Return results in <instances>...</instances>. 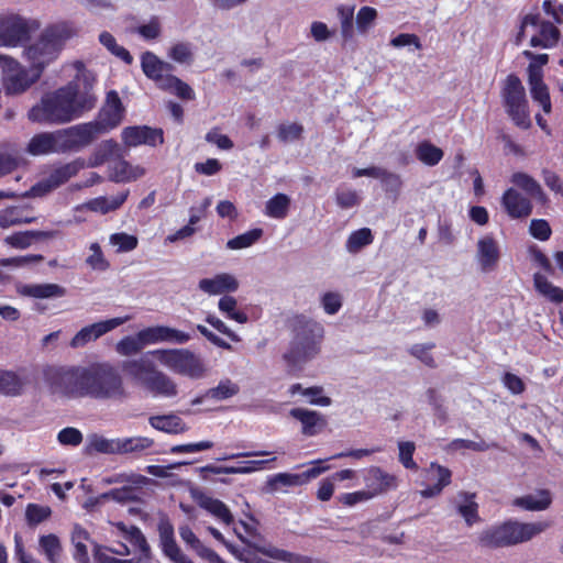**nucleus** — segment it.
<instances>
[{"label": "nucleus", "mask_w": 563, "mask_h": 563, "mask_svg": "<svg viewBox=\"0 0 563 563\" xmlns=\"http://www.w3.org/2000/svg\"><path fill=\"white\" fill-rule=\"evenodd\" d=\"M47 379L55 393L71 398L121 401L128 395L122 375L108 362L53 368Z\"/></svg>", "instance_id": "nucleus-1"}, {"label": "nucleus", "mask_w": 563, "mask_h": 563, "mask_svg": "<svg viewBox=\"0 0 563 563\" xmlns=\"http://www.w3.org/2000/svg\"><path fill=\"white\" fill-rule=\"evenodd\" d=\"M93 78L81 73L76 80L46 92L27 112L31 122L48 125L69 123L91 110L97 97L92 92Z\"/></svg>", "instance_id": "nucleus-2"}, {"label": "nucleus", "mask_w": 563, "mask_h": 563, "mask_svg": "<svg viewBox=\"0 0 563 563\" xmlns=\"http://www.w3.org/2000/svg\"><path fill=\"white\" fill-rule=\"evenodd\" d=\"M76 34L75 26L69 22L51 24L24 47L23 58L42 76L45 69L58 59L66 42Z\"/></svg>", "instance_id": "nucleus-3"}, {"label": "nucleus", "mask_w": 563, "mask_h": 563, "mask_svg": "<svg viewBox=\"0 0 563 563\" xmlns=\"http://www.w3.org/2000/svg\"><path fill=\"white\" fill-rule=\"evenodd\" d=\"M233 531L242 545L228 544V550L243 563H269L262 555L278 562L301 563V558L295 553L272 545L261 547V537L253 525L240 522Z\"/></svg>", "instance_id": "nucleus-4"}, {"label": "nucleus", "mask_w": 563, "mask_h": 563, "mask_svg": "<svg viewBox=\"0 0 563 563\" xmlns=\"http://www.w3.org/2000/svg\"><path fill=\"white\" fill-rule=\"evenodd\" d=\"M88 131L85 126L73 125L53 132H41L30 140L26 150L33 156L77 151L86 146L84 141Z\"/></svg>", "instance_id": "nucleus-5"}, {"label": "nucleus", "mask_w": 563, "mask_h": 563, "mask_svg": "<svg viewBox=\"0 0 563 563\" xmlns=\"http://www.w3.org/2000/svg\"><path fill=\"white\" fill-rule=\"evenodd\" d=\"M549 527L550 523L545 521H507L503 525L493 526L483 530L478 534V541L482 545L488 548L510 547L531 540L545 531Z\"/></svg>", "instance_id": "nucleus-6"}, {"label": "nucleus", "mask_w": 563, "mask_h": 563, "mask_svg": "<svg viewBox=\"0 0 563 563\" xmlns=\"http://www.w3.org/2000/svg\"><path fill=\"white\" fill-rule=\"evenodd\" d=\"M150 353L162 366L176 375L192 380L202 379L208 375L209 367L206 361L189 349H157Z\"/></svg>", "instance_id": "nucleus-7"}, {"label": "nucleus", "mask_w": 563, "mask_h": 563, "mask_svg": "<svg viewBox=\"0 0 563 563\" xmlns=\"http://www.w3.org/2000/svg\"><path fill=\"white\" fill-rule=\"evenodd\" d=\"M2 86L7 96H20L35 85L41 75L32 66L25 67L18 59L0 53Z\"/></svg>", "instance_id": "nucleus-8"}, {"label": "nucleus", "mask_w": 563, "mask_h": 563, "mask_svg": "<svg viewBox=\"0 0 563 563\" xmlns=\"http://www.w3.org/2000/svg\"><path fill=\"white\" fill-rule=\"evenodd\" d=\"M323 328L316 322H307L296 334L292 347L285 358L294 367L314 358L320 352Z\"/></svg>", "instance_id": "nucleus-9"}, {"label": "nucleus", "mask_w": 563, "mask_h": 563, "mask_svg": "<svg viewBox=\"0 0 563 563\" xmlns=\"http://www.w3.org/2000/svg\"><path fill=\"white\" fill-rule=\"evenodd\" d=\"M124 113L125 109L118 92L114 90L109 91L107 93L106 102L99 111L97 120L76 124L77 126H85L89 130L88 136L84 141L86 146L98 135L117 128L122 122Z\"/></svg>", "instance_id": "nucleus-10"}, {"label": "nucleus", "mask_w": 563, "mask_h": 563, "mask_svg": "<svg viewBox=\"0 0 563 563\" xmlns=\"http://www.w3.org/2000/svg\"><path fill=\"white\" fill-rule=\"evenodd\" d=\"M506 111L511 120L521 129L531 124L525 87L516 75H509L501 91Z\"/></svg>", "instance_id": "nucleus-11"}, {"label": "nucleus", "mask_w": 563, "mask_h": 563, "mask_svg": "<svg viewBox=\"0 0 563 563\" xmlns=\"http://www.w3.org/2000/svg\"><path fill=\"white\" fill-rule=\"evenodd\" d=\"M530 36V44L533 47H553L559 38L560 31L553 23L542 21L538 15H526L521 23L519 37Z\"/></svg>", "instance_id": "nucleus-12"}, {"label": "nucleus", "mask_w": 563, "mask_h": 563, "mask_svg": "<svg viewBox=\"0 0 563 563\" xmlns=\"http://www.w3.org/2000/svg\"><path fill=\"white\" fill-rule=\"evenodd\" d=\"M131 319V316H123L87 324L75 333V335L69 341V346L75 350L82 349L87 344L97 341L104 334L111 332Z\"/></svg>", "instance_id": "nucleus-13"}, {"label": "nucleus", "mask_w": 563, "mask_h": 563, "mask_svg": "<svg viewBox=\"0 0 563 563\" xmlns=\"http://www.w3.org/2000/svg\"><path fill=\"white\" fill-rule=\"evenodd\" d=\"M500 256L499 243L492 233L484 234L477 240L475 261L482 273L494 272L499 264Z\"/></svg>", "instance_id": "nucleus-14"}, {"label": "nucleus", "mask_w": 563, "mask_h": 563, "mask_svg": "<svg viewBox=\"0 0 563 563\" xmlns=\"http://www.w3.org/2000/svg\"><path fill=\"white\" fill-rule=\"evenodd\" d=\"M29 35L26 21L14 14L0 16V47H18Z\"/></svg>", "instance_id": "nucleus-15"}, {"label": "nucleus", "mask_w": 563, "mask_h": 563, "mask_svg": "<svg viewBox=\"0 0 563 563\" xmlns=\"http://www.w3.org/2000/svg\"><path fill=\"white\" fill-rule=\"evenodd\" d=\"M426 487L420 492L423 498H432L442 493L451 483V471L435 462H432L424 471Z\"/></svg>", "instance_id": "nucleus-16"}, {"label": "nucleus", "mask_w": 563, "mask_h": 563, "mask_svg": "<svg viewBox=\"0 0 563 563\" xmlns=\"http://www.w3.org/2000/svg\"><path fill=\"white\" fill-rule=\"evenodd\" d=\"M364 483L367 493H369L373 499L388 490L396 489L399 485V479L396 475L387 473L380 467L372 466L365 471Z\"/></svg>", "instance_id": "nucleus-17"}, {"label": "nucleus", "mask_w": 563, "mask_h": 563, "mask_svg": "<svg viewBox=\"0 0 563 563\" xmlns=\"http://www.w3.org/2000/svg\"><path fill=\"white\" fill-rule=\"evenodd\" d=\"M122 142L128 147H136L140 145L156 146L164 142L163 131L146 125L128 126L122 130Z\"/></svg>", "instance_id": "nucleus-18"}, {"label": "nucleus", "mask_w": 563, "mask_h": 563, "mask_svg": "<svg viewBox=\"0 0 563 563\" xmlns=\"http://www.w3.org/2000/svg\"><path fill=\"white\" fill-rule=\"evenodd\" d=\"M158 534L162 551L173 563H194L178 547L174 537V527L168 520L159 521Z\"/></svg>", "instance_id": "nucleus-19"}, {"label": "nucleus", "mask_w": 563, "mask_h": 563, "mask_svg": "<svg viewBox=\"0 0 563 563\" xmlns=\"http://www.w3.org/2000/svg\"><path fill=\"white\" fill-rule=\"evenodd\" d=\"M239 286V280L230 273H219L213 277L202 278L198 284L199 289L210 296L234 292Z\"/></svg>", "instance_id": "nucleus-20"}, {"label": "nucleus", "mask_w": 563, "mask_h": 563, "mask_svg": "<svg viewBox=\"0 0 563 563\" xmlns=\"http://www.w3.org/2000/svg\"><path fill=\"white\" fill-rule=\"evenodd\" d=\"M82 166V163L75 161L56 168L43 183L32 188L33 194L46 192L60 186L75 176Z\"/></svg>", "instance_id": "nucleus-21"}, {"label": "nucleus", "mask_w": 563, "mask_h": 563, "mask_svg": "<svg viewBox=\"0 0 563 563\" xmlns=\"http://www.w3.org/2000/svg\"><path fill=\"white\" fill-rule=\"evenodd\" d=\"M289 416L301 423V433L306 437L319 434L327 426L325 418L318 411L292 408L289 411Z\"/></svg>", "instance_id": "nucleus-22"}, {"label": "nucleus", "mask_w": 563, "mask_h": 563, "mask_svg": "<svg viewBox=\"0 0 563 563\" xmlns=\"http://www.w3.org/2000/svg\"><path fill=\"white\" fill-rule=\"evenodd\" d=\"M150 356L152 354L148 351L139 358L128 360L122 363L123 371L142 386L157 371Z\"/></svg>", "instance_id": "nucleus-23"}, {"label": "nucleus", "mask_w": 563, "mask_h": 563, "mask_svg": "<svg viewBox=\"0 0 563 563\" xmlns=\"http://www.w3.org/2000/svg\"><path fill=\"white\" fill-rule=\"evenodd\" d=\"M146 174V168L125 159H117L110 164L109 177L115 183H132Z\"/></svg>", "instance_id": "nucleus-24"}, {"label": "nucleus", "mask_w": 563, "mask_h": 563, "mask_svg": "<svg viewBox=\"0 0 563 563\" xmlns=\"http://www.w3.org/2000/svg\"><path fill=\"white\" fill-rule=\"evenodd\" d=\"M194 498L196 503L208 511L211 516H213L219 522L230 526L233 523V516L228 508V506L221 500L208 496L201 492L194 493Z\"/></svg>", "instance_id": "nucleus-25"}, {"label": "nucleus", "mask_w": 563, "mask_h": 563, "mask_svg": "<svg viewBox=\"0 0 563 563\" xmlns=\"http://www.w3.org/2000/svg\"><path fill=\"white\" fill-rule=\"evenodd\" d=\"M501 203L508 216L512 219L527 218L532 211L530 200L514 188H509L505 191Z\"/></svg>", "instance_id": "nucleus-26"}, {"label": "nucleus", "mask_w": 563, "mask_h": 563, "mask_svg": "<svg viewBox=\"0 0 563 563\" xmlns=\"http://www.w3.org/2000/svg\"><path fill=\"white\" fill-rule=\"evenodd\" d=\"M144 387L155 396L165 398H173L178 394V388L175 380L158 369L148 377Z\"/></svg>", "instance_id": "nucleus-27"}, {"label": "nucleus", "mask_w": 563, "mask_h": 563, "mask_svg": "<svg viewBox=\"0 0 563 563\" xmlns=\"http://www.w3.org/2000/svg\"><path fill=\"white\" fill-rule=\"evenodd\" d=\"M155 82L159 88L175 93L184 100H192L195 98L192 88L176 76L172 75L170 71H164Z\"/></svg>", "instance_id": "nucleus-28"}, {"label": "nucleus", "mask_w": 563, "mask_h": 563, "mask_svg": "<svg viewBox=\"0 0 563 563\" xmlns=\"http://www.w3.org/2000/svg\"><path fill=\"white\" fill-rule=\"evenodd\" d=\"M457 512L463 517L465 523L471 527L481 521L478 515V504L475 500V494L461 492L455 497Z\"/></svg>", "instance_id": "nucleus-29"}, {"label": "nucleus", "mask_w": 563, "mask_h": 563, "mask_svg": "<svg viewBox=\"0 0 563 563\" xmlns=\"http://www.w3.org/2000/svg\"><path fill=\"white\" fill-rule=\"evenodd\" d=\"M551 503L552 496L547 489H540L514 500L515 506L530 511L545 510L550 507Z\"/></svg>", "instance_id": "nucleus-30"}, {"label": "nucleus", "mask_w": 563, "mask_h": 563, "mask_svg": "<svg viewBox=\"0 0 563 563\" xmlns=\"http://www.w3.org/2000/svg\"><path fill=\"white\" fill-rule=\"evenodd\" d=\"M71 543L74 544V558L78 563H88V550L90 547L95 550L97 547L89 537V533L78 525H75L71 531Z\"/></svg>", "instance_id": "nucleus-31"}, {"label": "nucleus", "mask_w": 563, "mask_h": 563, "mask_svg": "<svg viewBox=\"0 0 563 563\" xmlns=\"http://www.w3.org/2000/svg\"><path fill=\"white\" fill-rule=\"evenodd\" d=\"M20 292L36 299H49L65 296L66 289L57 284H30L24 285Z\"/></svg>", "instance_id": "nucleus-32"}, {"label": "nucleus", "mask_w": 563, "mask_h": 563, "mask_svg": "<svg viewBox=\"0 0 563 563\" xmlns=\"http://www.w3.org/2000/svg\"><path fill=\"white\" fill-rule=\"evenodd\" d=\"M129 196V191H122L112 197H97L85 203V207L93 212L106 214L119 209Z\"/></svg>", "instance_id": "nucleus-33"}, {"label": "nucleus", "mask_w": 563, "mask_h": 563, "mask_svg": "<svg viewBox=\"0 0 563 563\" xmlns=\"http://www.w3.org/2000/svg\"><path fill=\"white\" fill-rule=\"evenodd\" d=\"M150 424L168 434H179L188 430V426L177 415L154 416L150 418Z\"/></svg>", "instance_id": "nucleus-34"}, {"label": "nucleus", "mask_w": 563, "mask_h": 563, "mask_svg": "<svg viewBox=\"0 0 563 563\" xmlns=\"http://www.w3.org/2000/svg\"><path fill=\"white\" fill-rule=\"evenodd\" d=\"M528 84L533 101L540 104L544 113H550L552 104L549 89L543 81V77H539V74L534 73L532 77H528Z\"/></svg>", "instance_id": "nucleus-35"}, {"label": "nucleus", "mask_w": 563, "mask_h": 563, "mask_svg": "<svg viewBox=\"0 0 563 563\" xmlns=\"http://www.w3.org/2000/svg\"><path fill=\"white\" fill-rule=\"evenodd\" d=\"M33 221L34 217L29 216L26 207L14 206L0 210V227L2 229Z\"/></svg>", "instance_id": "nucleus-36"}, {"label": "nucleus", "mask_w": 563, "mask_h": 563, "mask_svg": "<svg viewBox=\"0 0 563 563\" xmlns=\"http://www.w3.org/2000/svg\"><path fill=\"white\" fill-rule=\"evenodd\" d=\"M533 285L539 295L553 303L563 301V289L551 283L544 275L536 273Z\"/></svg>", "instance_id": "nucleus-37"}, {"label": "nucleus", "mask_w": 563, "mask_h": 563, "mask_svg": "<svg viewBox=\"0 0 563 563\" xmlns=\"http://www.w3.org/2000/svg\"><path fill=\"white\" fill-rule=\"evenodd\" d=\"M143 73L152 80H156L164 71H172L173 66L161 60L152 52H145L141 57Z\"/></svg>", "instance_id": "nucleus-38"}, {"label": "nucleus", "mask_w": 563, "mask_h": 563, "mask_svg": "<svg viewBox=\"0 0 563 563\" xmlns=\"http://www.w3.org/2000/svg\"><path fill=\"white\" fill-rule=\"evenodd\" d=\"M87 451L102 454H120V438L108 439L100 434H90L87 438Z\"/></svg>", "instance_id": "nucleus-39"}, {"label": "nucleus", "mask_w": 563, "mask_h": 563, "mask_svg": "<svg viewBox=\"0 0 563 563\" xmlns=\"http://www.w3.org/2000/svg\"><path fill=\"white\" fill-rule=\"evenodd\" d=\"M119 536L134 550L145 552L148 547L141 530L134 526H125L123 522L115 523Z\"/></svg>", "instance_id": "nucleus-40"}, {"label": "nucleus", "mask_w": 563, "mask_h": 563, "mask_svg": "<svg viewBox=\"0 0 563 563\" xmlns=\"http://www.w3.org/2000/svg\"><path fill=\"white\" fill-rule=\"evenodd\" d=\"M511 183L517 186L518 188L526 191L531 197L540 200L545 201V195L540 186V184L532 178L530 175L526 173H515L511 176Z\"/></svg>", "instance_id": "nucleus-41"}, {"label": "nucleus", "mask_w": 563, "mask_h": 563, "mask_svg": "<svg viewBox=\"0 0 563 563\" xmlns=\"http://www.w3.org/2000/svg\"><path fill=\"white\" fill-rule=\"evenodd\" d=\"M374 241V235L372 230L368 228H362L356 231H353L346 242L345 250L350 254H356L365 246L372 244Z\"/></svg>", "instance_id": "nucleus-42"}, {"label": "nucleus", "mask_w": 563, "mask_h": 563, "mask_svg": "<svg viewBox=\"0 0 563 563\" xmlns=\"http://www.w3.org/2000/svg\"><path fill=\"white\" fill-rule=\"evenodd\" d=\"M290 206V198L285 194H277L267 200L264 213L273 219L286 218Z\"/></svg>", "instance_id": "nucleus-43"}, {"label": "nucleus", "mask_w": 563, "mask_h": 563, "mask_svg": "<svg viewBox=\"0 0 563 563\" xmlns=\"http://www.w3.org/2000/svg\"><path fill=\"white\" fill-rule=\"evenodd\" d=\"M40 552L45 555L48 562L57 563L62 554V544L57 536L51 533L40 537Z\"/></svg>", "instance_id": "nucleus-44"}, {"label": "nucleus", "mask_w": 563, "mask_h": 563, "mask_svg": "<svg viewBox=\"0 0 563 563\" xmlns=\"http://www.w3.org/2000/svg\"><path fill=\"white\" fill-rule=\"evenodd\" d=\"M415 153L417 158L427 166H435L443 157V151L428 141L419 143Z\"/></svg>", "instance_id": "nucleus-45"}, {"label": "nucleus", "mask_w": 563, "mask_h": 563, "mask_svg": "<svg viewBox=\"0 0 563 563\" xmlns=\"http://www.w3.org/2000/svg\"><path fill=\"white\" fill-rule=\"evenodd\" d=\"M24 383L21 377L12 372L0 369V393L7 396L20 395Z\"/></svg>", "instance_id": "nucleus-46"}, {"label": "nucleus", "mask_w": 563, "mask_h": 563, "mask_svg": "<svg viewBox=\"0 0 563 563\" xmlns=\"http://www.w3.org/2000/svg\"><path fill=\"white\" fill-rule=\"evenodd\" d=\"M99 42L115 57L120 58L128 65L132 64V55L128 49L117 43L114 36L111 33L107 31L101 32L99 35Z\"/></svg>", "instance_id": "nucleus-47"}, {"label": "nucleus", "mask_w": 563, "mask_h": 563, "mask_svg": "<svg viewBox=\"0 0 563 563\" xmlns=\"http://www.w3.org/2000/svg\"><path fill=\"white\" fill-rule=\"evenodd\" d=\"M153 444L154 441L147 437L120 438V454L141 453Z\"/></svg>", "instance_id": "nucleus-48"}, {"label": "nucleus", "mask_w": 563, "mask_h": 563, "mask_svg": "<svg viewBox=\"0 0 563 563\" xmlns=\"http://www.w3.org/2000/svg\"><path fill=\"white\" fill-rule=\"evenodd\" d=\"M238 302L234 297L223 296L218 302L219 310L225 314L227 318L236 321L238 323H246L247 316L243 311L236 309Z\"/></svg>", "instance_id": "nucleus-49"}, {"label": "nucleus", "mask_w": 563, "mask_h": 563, "mask_svg": "<svg viewBox=\"0 0 563 563\" xmlns=\"http://www.w3.org/2000/svg\"><path fill=\"white\" fill-rule=\"evenodd\" d=\"M89 255L86 257V264L93 271L104 272L110 267L109 261L106 258L99 243H90Z\"/></svg>", "instance_id": "nucleus-50"}, {"label": "nucleus", "mask_w": 563, "mask_h": 563, "mask_svg": "<svg viewBox=\"0 0 563 563\" xmlns=\"http://www.w3.org/2000/svg\"><path fill=\"white\" fill-rule=\"evenodd\" d=\"M263 235V230L252 229L247 232H244L227 242V247L229 250H242L252 246L256 243Z\"/></svg>", "instance_id": "nucleus-51"}, {"label": "nucleus", "mask_w": 563, "mask_h": 563, "mask_svg": "<svg viewBox=\"0 0 563 563\" xmlns=\"http://www.w3.org/2000/svg\"><path fill=\"white\" fill-rule=\"evenodd\" d=\"M109 244L115 247L117 253H128L137 247L139 240L135 235L119 232L109 236Z\"/></svg>", "instance_id": "nucleus-52"}, {"label": "nucleus", "mask_w": 563, "mask_h": 563, "mask_svg": "<svg viewBox=\"0 0 563 563\" xmlns=\"http://www.w3.org/2000/svg\"><path fill=\"white\" fill-rule=\"evenodd\" d=\"M144 349L139 333L126 335L115 344V351L122 356H131L140 353Z\"/></svg>", "instance_id": "nucleus-53"}, {"label": "nucleus", "mask_w": 563, "mask_h": 563, "mask_svg": "<svg viewBox=\"0 0 563 563\" xmlns=\"http://www.w3.org/2000/svg\"><path fill=\"white\" fill-rule=\"evenodd\" d=\"M136 497L135 489L130 485H123L120 488H113L99 496V501L114 500L121 504L134 500Z\"/></svg>", "instance_id": "nucleus-54"}, {"label": "nucleus", "mask_w": 563, "mask_h": 563, "mask_svg": "<svg viewBox=\"0 0 563 563\" xmlns=\"http://www.w3.org/2000/svg\"><path fill=\"white\" fill-rule=\"evenodd\" d=\"M239 393V386L230 379L221 380L218 386L207 391V397L216 400H224L235 396Z\"/></svg>", "instance_id": "nucleus-55"}, {"label": "nucleus", "mask_w": 563, "mask_h": 563, "mask_svg": "<svg viewBox=\"0 0 563 563\" xmlns=\"http://www.w3.org/2000/svg\"><path fill=\"white\" fill-rule=\"evenodd\" d=\"M267 485L272 492L279 490L284 486H299L302 485V477L294 473H278L273 475Z\"/></svg>", "instance_id": "nucleus-56"}, {"label": "nucleus", "mask_w": 563, "mask_h": 563, "mask_svg": "<svg viewBox=\"0 0 563 563\" xmlns=\"http://www.w3.org/2000/svg\"><path fill=\"white\" fill-rule=\"evenodd\" d=\"M168 56L179 64H190L194 59L192 44L178 42L169 48Z\"/></svg>", "instance_id": "nucleus-57"}, {"label": "nucleus", "mask_w": 563, "mask_h": 563, "mask_svg": "<svg viewBox=\"0 0 563 563\" xmlns=\"http://www.w3.org/2000/svg\"><path fill=\"white\" fill-rule=\"evenodd\" d=\"M320 303L327 314L333 316L342 308L343 297L338 291H327L321 295Z\"/></svg>", "instance_id": "nucleus-58"}, {"label": "nucleus", "mask_w": 563, "mask_h": 563, "mask_svg": "<svg viewBox=\"0 0 563 563\" xmlns=\"http://www.w3.org/2000/svg\"><path fill=\"white\" fill-rule=\"evenodd\" d=\"M135 32L144 40H155L161 35L162 23L158 16H152L148 21L135 27Z\"/></svg>", "instance_id": "nucleus-59"}, {"label": "nucleus", "mask_w": 563, "mask_h": 563, "mask_svg": "<svg viewBox=\"0 0 563 563\" xmlns=\"http://www.w3.org/2000/svg\"><path fill=\"white\" fill-rule=\"evenodd\" d=\"M399 450V462L407 470H418L417 463L413 461L412 456L416 451V445L411 441H400L398 442Z\"/></svg>", "instance_id": "nucleus-60"}, {"label": "nucleus", "mask_w": 563, "mask_h": 563, "mask_svg": "<svg viewBox=\"0 0 563 563\" xmlns=\"http://www.w3.org/2000/svg\"><path fill=\"white\" fill-rule=\"evenodd\" d=\"M192 339L191 334L176 328L162 325V343L186 344Z\"/></svg>", "instance_id": "nucleus-61"}, {"label": "nucleus", "mask_w": 563, "mask_h": 563, "mask_svg": "<svg viewBox=\"0 0 563 563\" xmlns=\"http://www.w3.org/2000/svg\"><path fill=\"white\" fill-rule=\"evenodd\" d=\"M335 200L338 206L342 209L353 208L361 201L357 191L351 188H338L335 191Z\"/></svg>", "instance_id": "nucleus-62"}, {"label": "nucleus", "mask_w": 563, "mask_h": 563, "mask_svg": "<svg viewBox=\"0 0 563 563\" xmlns=\"http://www.w3.org/2000/svg\"><path fill=\"white\" fill-rule=\"evenodd\" d=\"M302 132L303 128L299 123H283L278 126L277 135L282 142L288 143L299 140Z\"/></svg>", "instance_id": "nucleus-63"}, {"label": "nucleus", "mask_w": 563, "mask_h": 563, "mask_svg": "<svg viewBox=\"0 0 563 563\" xmlns=\"http://www.w3.org/2000/svg\"><path fill=\"white\" fill-rule=\"evenodd\" d=\"M377 18L376 9L362 7L356 14V26L360 32H366Z\"/></svg>", "instance_id": "nucleus-64"}]
</instances>
